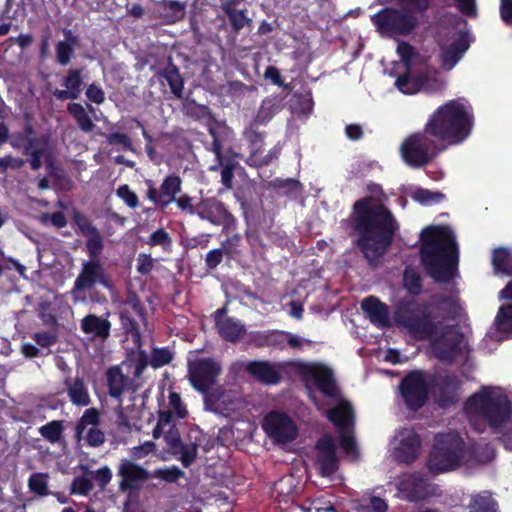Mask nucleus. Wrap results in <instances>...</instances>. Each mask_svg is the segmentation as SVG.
<instances>
[{
    "mask_svg": "<svg viewBox=\"0 0 512 512\" xmlns=\"http://www.w3.org/2000/svg\"><path fill=\"white\" fill-rule=\"evenodd\" d=\"M459 387L460 381L454 374L433 377L430 383L434 401L440 408H447L458 402Z\"/></svg>",
    "mask_w": 512,
    "mask_h": 512,
    "instance_id": "obj_15",
    "label": "nucleus"
},
{
    "mask_svg": "<svg viewBox=\"0 0 512 512\" xmlns=\"http://www.w3.org/2000/svg\"><path fill=\"white\" fill-rule=\"evenodd\" d=\"M229 372L235 377L240 376L244 373H247L252 378H255L256 377V361H250V362L236 361L230 366Z\"/></svg>",
    "mask_w": 512,
    "mask_h": 512,
    "instance_id": "obj_54",
    "label": "nucleus"
},
{
    "mask_svg": "<svg viewBox=\"0 0 512 512\" xmlns=\"http://www.w3.org/2000/svg\"><path fill=\"white\" fill-rule=\"evenodd\" d=\"M337 512L335 505L322 497L313 499L309 507L297 506L287 512Z\"/></svg>",
    "mask_w": 512,
    "mask_h": 512,
    "instance_id": "obj_46",
    "label": "nucleus"
},
{
    "mask_svg": "<svg viewBox=\"0 0 512 512\" xmlns=\"http://www.w3.org/2000/svg\"><path fill=\"white\" fill-rule=\"evenodd\" d=\"M470 43L465 33H461L459 37L448 45L440 47L441 67L446 70H452L456 64L463 58L469 49Z\"/></svg>",
    "mask_w": 512,
    "mask_h": 512,
    "instance_id": "obj_21",
    "label": "nucleus"
},
{
    "mask_svg": "<svg viewBox=\"0 0 512 512\" xmlns=\"http://www.w3.org/2000/svg\"><path fill=\"white\" fill-rule=\"evenodd\" d=\"M446 144L437 139L425 125L424 129L406 137L400 146L403 161L411 168H421L432 163Z\"/></svg>",
    "mask_w": 512,
    "mask_h": 512,
    "instance_id": "obj_6",
    "label": "nucleus"
},
{
    "mask_svg": "<svg viewBox=\"0 0 512 512\" xmlns=\"http://www.w3.org/2000/svg\"><path fill=\"white\" fill-rule=\"evenodd\" d=\"M183 476L184 472L176 466L165 469H157L153 474H151V477L158 478L169 483L175 482Z\"/></svg>",
    "mask_w": 512,
    "mask_h": 512,
    "instance_id": "obj_56",
    "label": "nucleus"
},
{
    "mask_svg": "<svg viewBox=\"0 0 512 512\" xmlns=\"http://www.w3.org/2000/svg\"><path fill=\"white\" fill-rule=\"evenodd\" d=\"M169 408V411L176 414L179 418H184L187 415V410L182 403L181 397L176 392H172L169 395Z\"/></svg>",
    "mask_w": 512,
    "mask_h": 512,
    "instance_id": "obj_63",
    "label": "nucleus"
},
{
    "mask_svg": "<svg viewBox=\"0 0 512 512\" xmlns=\"http://www.w3.org/2000/svg\"><path fill=\"white\" fill-rule=\"evenodd\" d=\"M429 77L425 73L411 76L410 69L399 75L395 81L396 87L404 94H416L426 87Z\"/></svg>",
    "mask_w": 512,
    "mask_h": 512,
    "instance_id": "obj_29",
    "label": "nucleus"
},
{
    "mask_svg": "<svg viewBox=\"0 0 512 512\" xmlns=\"http://www.w3.org/2000/svg\"><path fill=\"white\" fill-rule=\"evenodd\" d=\"M98 422V412L94 408L87 409L76 426V436L81 438L87 427H96Z\"/></svg>",
    "mask_w": 512,
    "mask_h": 512,
    "instance_id": "obj_50",
    "label": "nucleus"
},
{
    "mask_svg": "<svg viewBox=\"0 0 512 512\" xmlns=\"http://www.w3.org/2000/svg\"><path fill=\"white\" fill-rule=\"evenodd\" d=\"M398 489L411 502L423 501L432 495L428 479L421 473L404 474Z\"/></svg>",
    "mask_w": 512,
    "mask_h": 512,
    "instance_id": "obj_19",
    "label": "nucleus"
},
{
    "mask_svg": "<svg viewBox=\"0 0 512 512\" xmlns=\"http://www.w3.org/2000/svg\"><path fill=\"white\" fill-rule=\"evenodd\" d=\"M64 385L72 404L76 406H88L90 404L89 391L82 378H66Z\"/></svg>",
    "mask_w": 512,
    "mask_h": 512,
    "instance_id": "obj_30",
    "label": "nucleus"
},
{
    "mask_svg": "<svg viewBox=\"0 0 512 512\" xmlns=\"http://www.w3.org/2000/svg\"><path fill=\"white\" fill-rule=\"evenodd\" d=\"M339 444L346 454H358L355 438L349 430L339 431Z\"/></svg>",
    "mask_w": 512,
    "mask_h": 512,
    "instance_id": "obj_59",
    "label": "nucleus"
},
{
    "mask_svg": "<svg viewBox=\"0 0 512 512\" xmlns=\"http://www.w3.org/2000/svg\"><path fill=\"white\" fill-rule=\"evenodd\" d=\"M380 32L399 36L411 34L418 25L417 17L405 10L386 7L371 17Z\"/></svg>",
    "mask_w": 512,
    "mask_h": 512,
    "instance_id": "obj_8",
    "label": "nucleus"
},
{
    "mask_svg": "<svg viewBox=\"0 0 512 512\" xmlns=\"http://www.w3.org/2000/svg\"><path fill=\"white\" fill-rule=\"evenodd\" d=\"M387 502L377 496H372L368 503L359 504L356 508L357 512H387Z\"/></svg>",
    "mask_w": 512,
    "mask_h": 512,
    "instance_id": "obj_52",
    "label": "nucleus"
},
{
    "mask_svg": "<svg viewBox=\"0 0 512 512\" xmlns=\"http://www.w3.org/2000/svg\"><path fill=\"white\" fill-rule=\"evenodd\" d=\"M403 284L412 295H419L422 292V278L415 271L407 269L404 271Z\"/></svg>",
    "mask_w": 512,
    "mask_h": 512,
    "instance_id": "obj_49",
    "label": "nucleus"
},
{
    "mask_svg": "<svg viewBox=\"0 0 512 512\" xmlns=\"http://www.w3.org/2000/svg\"><path fill=\"white\" fill-rule=\"evenodd\" d=\"M81 330L93 338L105 341L110 336L111 323L100 316L89 314L81 320Z\"/></svg>",
    "mask_w": 512,
    "mask_h": 512,
    "instance_id": "obj_27",
    "label": "nucleus"
},
{
    "mask_svg": "<svg viewBox=\"0 0 512 512\" xmlns=\"http://www.w3.org/2000/svg\"><path fill=\"white\" fill-rule=\"evenodd\" d=\"M25 163L24 159L12 155L0 157V174L5 175L9 170H19Z\"/></svg>",
    "mask_w": 512,
    "mask_h": 512,
    "instance_id": "obj_55",
    "label": "nucleus"
},
{
    "mask_svg": "<svg viewBox=\"0 0 512 512\" xmlns=\"http://www.w3.org/2000/svg\"><path fill=\"white\" fill-rule=\"evenodd\" d=\"M497 330L512 332V304L502 305L495 318Z\"/></svg>",
    "mask_w": 512,
    "mask_h": 512,
    "instance_id": "obj_47",
    "label": "nucleus"
},
{
    "mask_svg": "<svg viewBox=\"0 0 512 512\" xmlns=\"http://www.w3.org/2000/svg\"><path fill=\"white\" fill-rule=\"evenodd\" d=\"M137 318H144V310L140 304V301L133 298L127 302L126 307L121 311L120 319L124 330L132 334L135 342L140 338Z\"/></svg>",
    "mask_w": 512,
    "mask_h": 512,
    "instance_id": "obj_24",
    "label": "nucleus"
},
{
    "mask_svg": "<svg viewBox=\"0 0 512 512\" xmlns=\"http://www.w3.org/2000/svg\"><path fill=\"white\" fill-rule=\"evenodd\" d=\"M469 508L470 512H498L497 502L490 496H473Z\"/></svg>",
    "mask_w": 512,
    "mask_h": 512,
    "instance_id": "obj_45",
    "label": "nucleus"
},
{
    "mask_svg": "<svg viewBox=\"0 0 512 512\" xmlns=\"http://www.w3.org/2000/svg\"><path fill=\"white\" fill-rule=\"evenodd\" d=\"M356 246L370 263L382 258L393 244L399 223L380 198L365 196L352 208Z\"/></svg>",
    "mask_w": 512,
    "mask_h": 512,
    "instance_id": "obj_2",
    "label": "nucleus"
},
{
    "mask_svg": "<svg viewBox=\"0 0 512 512\" xmlns=\"http://www.w3.org/2000/svg\"><path fill=\"white\" fill-rule=\"evenodd\" d=\"M62 433L61 423L58 421H51L40 428V434L50 442H57Z\"/></svg>",
    "mask_w": 512,
    "mask_h": 512,
    "instance_id": "obj_57",
    "label": "nucleus"
},
{
    "mask_svg": "<svg viewBox=\"0 0 512 512\" xmlns=\"http://www.w3.org/2000/svg\"><path fill=\"white\" fill-rule=\"evenodd\" d=\"M106 380L109 395L120 400L128 385V377L123 374L119 366H113L107 370Z\"/></svg>",
    "mask_w": 512,
    "mask_h": 512,
    "instance_id": "obj_33",
    "label": "nucleus"
},
{
    "mask_svg": "<svg viewBox=\"0 0 512 512\" xmlns=\"http://www.w3.org/2000/svg\"><path fill=\"white\" fill-rule=\"evenodd\" d=\"M420 449V436L417 433L410 431L400 441V445L396 450L397 459L401 463L411 464L417 459Z\"/></svg>",
    "mask_w": 512,
    "mask_h": 512,
    "instance_id": "obj_25",
    "label": "nucleus"
},
{
    "mask_svg": "<svg viewBox=\"0 0 512 512\" xmlns=\"http://www.w3.org/2000/svg\"><path fill=\"white\" fill-rule=\"evenodd\" d=\"M433 301L438 304V309L445 313L444 319H455L458 315V304L456 300L447 295H434Z\"/></svg>",
    "mask_w": 512,
    "mask_h": 512,
    "instance_id": "obj_44",
    "label": "nucleus"
},
{
    "mask_svg": "<svg viewBox=\"0 0 512 512\" xmlns=\"http://www.w3.org/2000/svg\"><path fill=\"white\" fill-rule=\"evenodd\" d=\"M405 405L413 411L423 408L429 400L430 383L421 370L407 373L399 384Z\"/></svg>",
    "mask_w": 512,
    "mask_h": 512,
    "instance_id": "obj_9",
    "label": "nucleus"
},
{
    "mask_svg": "<svg viewBox=\"0 0 512 512\" xmlns=\"http://www.w3.org/2000/svg\"><path fill=\"white\" fill-rule=\"evenodd\" d=\"M204 408L208 412L227 416L231 412L243 410L247 401L240 399L237 394L223 387H217L204 393Z\"/></svg>",
    "mask_w": 512,
    "mask_h": 512,
    "instance_id": "obj_12",
    "label": "nucleus"
},
{
    "mask_svg": "<svg viewBox=\"0 0 512 512\" xmlns=\"http://www.w3.org/2000/svg\"><path fill=\"white\" fill-rule=\"evenodd\" d=\"M74 221L87 238L85 246L90 259L99 260L104 248L103 236L85 215L75 213Z\"/></svg>",
    "mask_w": 512,
    "mask_h": 512,
    "instance_id": "obj_20",
    "label": "nucleus"
},
{
    "mask_svg": "<svg viewBox=\"0 0 512 512\" xmlns=\"http://www.w3.org/2000/svg\"><path fill=\"white\" fill-rule=\"evenodd\" d=\"M68 112L74 117L79 129L84 133L93 131L95 124L86 109L80 103H70L67 106Z\"/></svg>",
    "mask_w": 512,
    "mask_h": 512,
    "instance_id": "obj_42",
    "label": "nucleus"
},
{
    "mask_svg": "<svg viewBox=\"0 0 512 512\" xmlns=\"http://www.w3.org/2000/svg\"><path fill=\"white\" fill-rule=\"evenodd\" d=\"M159 76L167 81L171 93L177 99H181L183 97L184 80L177 66L169 61L168 64L159 71Z\"/></svg>",
    "mask_w": 512,
    "mask_h": 512,
    "instance_id": "obj_37",
    "label": "nucleus"
},
{
    "mask_svg": "<svg viewBox=\"0 0 512 512\" xmlns=\"http://www.w3.org/2000/svg\"><path fill=\"white\" fill-rule=\"evenodd\" d=\"M96 283L109 287V279L100 260H88L82 263L81 271L75 280L72 294L90 290Z\"/></svg>",
    "mask_w": 512,
    "mask_h": 512,
    "instance_id": "obj_18",
    "label": "nucleus"
},
{
    "mask_svg": "<svg viewBox=\"0 0 512 512\" xmlns=\"http://www.w3.org/2000/svg\"><path fill=\"white\" fill-rule=\"evenodd\" d=\"M420 260L426 274L438 283H449L458 265V247L448 226L430 225L420 234Z\"/></svg>",
    "mask_w": 512,
    "mask_h": 512,
    "instance_id": "obj_3",
    "label": "nucleus"
},
{
    "mask_svg": "<svg viewBox=\"0 0 512 512\" xmlns=\"http://www.w3.org/2000/svg\"><path fill=\"white\" fill-rule=\"evenodd\" d=\"M23 155L28 156V162L32 170L37 171L42 167V158H44L47 168L52 167V157L51 152L48 147V141L39 143V144H29L25 145L24 150H22Z\"/></svg>",
    "mask_w": 512,
    "mask_h": 512,
    "instance_id": "obj_28",
    "label": "nucleus"
},
{
    "mask_svg": "<svg viewBox=\"0 0 512 512\" xmlns=\"http://www.w3.org/2000/svg\"><path fill=\"white\" fill-rule=\"evenodd\" d=\"M465 412L475 431L483 433L489 427L499 433L510 421L512 404L509 397L490 387H482L465 402Z\"/></svg>",
    "mask_w": 512,
    "mask_h": 512,
    "instance_id": "obj_4",
    "label": "nucleus"
},
{
    "mask_svg": "<svg viewBox=\"0 0 512 512\" xmlns=\"http://www.w3.org/2000/svg\"><path fill=\"white\" fill-rule=\"evenodd\" d=\"M93 483L91 479L85 477H76L71 484L72 494L87 495L93 489Z\"/></svg>",
    "mask_w": 512,
    "mask_h": 512,
    "instance_id": "obj_61",
    "label": "nucleus"
},
{
    "mask_svg": "<svg viewBox=\"0 0 512 512\" xmlns=\"http://www.w3.org/2000/svg\"><path fill=\"white\" fill-rule=\"evenodd\" d=\"M208 130L213 138L212 150L216 157L219 159L223 145L231 138L232 132L225 123L215 119H210L208 123Z\"/></svg>",
    "mask_w": 512,
    "mask_h": 512,
    "instance_id": "obj_32",
    "label": "nucleus"
},
{
    "mask_svg": "<svg viewBox=\"0 0 512 512\" xmlns=\"http://www.w3.org/2000/svg\"><path fill=\"white\" fill-rule=\"evenodd\" d=\"M287 342V332L268 331L258 332V347H269L275 350H284Z\"/></svg>",
    "mask_w": 512,
    "mask_h": 512,
    "instance_id": "obj_41",
    "label": "nucleus"
},
{
    "mask_svg": "<svg viewBox=\"0 0 512 512\" xmlns=\"http://www.w3.org/2000/svg\"><path fill=\"white\" fill-rule=\"evenodd\" d=\"M281 101L278 97L265 98L258 109V124L270 121L280 111Z\"/></svg>",
    "mask_w": 512,
    "mask_h": 512,
    "instance_id": "obj_43",
    "label": "nucleus"
},
{
    "mask_svg": "<svg viewBox=\"0 0 512 512\" xmlns=\"http://www.w3.org/2000/svg\"><path fill=\"white\" fill-rule=\"evenodd\" d=\"M492 265L495 273L512 276V252L505 247L494 249Z\"/></svg>",
    "mask_w": 512,
    "mask_h": 512,
    "instance_id": "obj_38",
    "label": "nucleus"
},
{
    "mask_svg": "<svg viewBox=\"0 0 512 512\" xmlns=\"http://www.w3.org/2000/svg\"><path fill=\"white\" fill-rule=\"evenodd\" d=\"M195 212L202 218L213 224L223 223L228 213L223 204L216 199H204L197 204Z\"/></svg>",
    "mask_w": 512,
    "mask_h": 512,
    "instance_id": "obj_26",
    "label": "nucleus"
},
{
    "mask_svg": "<svg viewBox=\"0 0 512 512\" xmlns=\"http://www.w3.org/2000/svg\"><path fill=\"white\" fill-rule=\"evenodd\" d=\"M29 489L39 496L49 495L48 474L34 473L28 480Z\"/></svg>",
    "mask_w": 512,
    "mask_h": 512,
    "instance_id": "obj_48",
    "label": "nucleus"
},
{
    "mask_svg": "<svg viewBox=\"0 0 512 512\" xmlns=\"http://www.w3.org/2000/svg\"><path fill=\"white\" fill-rule=\"evenodd\" d=\"M222 373V364L214 358H196L188 362V379L200 393L211 389Z\"/></svg>",
    "mask_w": 512,
    "mask_h": 512,
    "instance_id": "obj_10",
    "label": "nucleus"
},
{
    "mask_svg": "<svg viewBox=\"0 0 512 512\" xmlns=\"http://www.w3.org/2000/svg\"><path fill=\"white\" fill-rule=\"evenodd\" d=\"M85 432L86 434H83L81 438H85L90 446L98 447L104 443L105 435L97 427H89Z\"/></svg>",
    "mask_w": 512,
    "mask_h": 512,
    "instance_id": "obj_62",
    "label": "nucleus"
},
{
    "mask_svg": "<svg viewBox=\"0 0 512 512\" xmlns=\"http://www.w3.org/2000/svg\"><path fill=\"white\" fill-rule=\"evenodd\" d=\"M361 309L370 322L378 328L391 326L389 307L375 296H368L361 302Z\"/></svg>",
    "mask_w": 512,
    "mask_h": 512,
    "instance_id": "obj_22",
    "label": "nucleus"
},
{
    "mask_svg": "<svg viewBox=\"0 0 512 512\" xmlns=\"http://www.w3.org/2000/svg\"><path fill=\"white\" fill-rule=\"evenodd\" d=\"M80 468L86 474L91 475V477L98 482L100 488H104L111 481L112 472L107 466L102 467L96 471H91L87 466L84 465H81Z\"/></svg>",
    "mask_w": 512,
    "mask_h": 512,
    "instance_id": "obj_53",
    "label": "nucleus"
},
{
    "mask_svg": "<svg viewBox=\"0 0 512 512\" xmlns=\"http://www.w3.org/2000/svg\"><path fill=\"white\" fill-rule=\"evenodd\" d=\"M284 368L280 363L258 361V382L277 385L283 378Z\"/></svg>",
    "mask_w": 512,
    "mask_h": 512,
    "instance_id": "obj_35",
    "label": "nucleus"
},
{
    "mask_svg": "<svg viewBox=\"0 0 512 512\" xmlns=\"http://www.w3.org/2000/svg\"><path fill=\"white\" fill-rule=\"evenodd\" d=\"M316 466L323 477L333 475L339 468V459L336 454V444L330 434L321 436L316 444Z\"/></svg>",
    "mask_w": 512,
    "mask_h": 512,
    "instance_id": "obj_14",
    "label": "nucleus"
},
{
    "mask_svg": "<svg viewBox=\"0 0 512 512\" xmlns=\"http://www.w3.org/2000/svg\"><path fill=\"white\" fill-rule=\"evenodd\" d=\"M444 197L445 195L440 192H431L423 188L416 190L413 196L416 201L422 204L437 203L444 199Z\"/></svg>",
    "mask_w": 512,
    "mask_h": 512,
    "instance_id": "obj_58",
    "label": "nucleus"
},
{
    "mask_svg": "<svg viewBox=\"0 0 512 512\" xmlns=\"http://www.w3.org/2000/svg\"><path fill=\"white\" fill-rule=\"evenodd\" d=\"M64 37L65 39L63 41H59L55 47L56 60L63 66L70 62L74 54L75 46L79 42L78 37L69 29L64 30Z\"/></svg>",
    "mask_w": 512,
    "mask_h": 512,
    "instance_id": "obj_36",
    "label": "nucleus"
},
{
    "mask_svg": "<svg viewBox=\"0 0 512 512\" xmlns=\"http://www.w3.org/2000/svg\"><path fill=\"white\" fill-rule=\"evenodd\" d=\"M117 475L120 478L119 490L121 492L140 490L144 483L151 478L149 471L128 459L120 461Z\"/></svg>",
    "mask_w": 512,
    "mask_h": 512,
    "instance_id": "obj_16",
    "label": "nucleus"
},
{
    "mask_svg": "<svg viewBox=\"0 0 512 512\" xmlns=\"http://www.w3.org/2000/svg\"><path fill=\"white\" fill-rule=\"evenodd\" d=\"M155 5L165 23H176L185 16L186 4L178 0H160L156 1Z\"/></svg>",
    "mask_w": 512,
    "mask_h": 512,
    "instance_id": "obj_31",
    "label": "nucleus"
},
{
    "mask_svg": "<svg viewBox=\"0 0 512 512\" xmlns=\"http://www.w3.org/2000/svg\"><path fill=\"white\" fill-rule=\"evenodd\" d=\"M464 451V441L457 434H439L435 436L427 467L434 473L453 470L460 465Z\"/></svg>",
    "mask_w": 512,
    "mask_h": 512,
    "instance_id": "obj_7",
    "label": "nucleus"
},
{
    "mask_svg": "<svg viewBox=\"0 0 512 512\" xmlns=\"http://www.w3.org/2000/svg\"><path fill=\"white\" fill-rule=\"evenodd\" d=\"M215 323L219 334L227 341L236 342L246 333L244 325L226 315V310L221 308L215 314Z\"/></svg>",
    "mask_w": 512,
    "mask_h": 512,
    "instance_id": "obj_23",
    "label": "nucleus"
},
{
    "mask_svg": "<svg viewBox=\"0 0 512 512\" xmlns=\"http://www.w3.org/2000/svg\"><path fill=\"white\" fill-rule=\"evenodd\" d=\"M164 440L168 452L175 456H179V460L184 467H189L197 457L198 446L197 437L195 440L189 442H183L180 438V434L177 429L169 427L167 431H164Z\"/></svg>",
    "mask_w": 512,
    "mask_h": 512,
    "instance_id": "obj_17",
    "label": "nucleus"
},
{
    "mask_svg": "<svg viewBox=\"0 0 512 512\" xmlns=\"http://www.w3.org/2000/svg\"><path fill=\"white\" fill-rule=\"evenodd\" d=\"M117 195L130 207L136 208L138 206L137 195L130 190L128 185H122L117 189Z\"/></svg>",
    "mask_w": 512,
    "mask_h": 512,
    "instance_id": "obj_64",
    "label": "nucleus"
},
{
    "mask_svg": "<svg viewBox=\"0 0 512 512\" xmlns=\"http://www.w3.org/2000/svg\"><path fill=\"white\" fill-rule=\"evenodd\" d=\"M172 360V354L168 349H154L151 358L150 365L154 368H158L169 364Z\"/></svg>",
    "mask_w": 512,
    "mask_h": 512,
    "instance_id": "obj_60",
    "label": "nucleus"
},
{
    "mask_svg": "<svg viewBox=\"0 0 512 512\" xmlns=\"http://www.w3.org/2000/svg\"><path fill=\"white\" fill-rule=\"evenodd\" d=\"M181 189V180L177 176L167 177L160 187V205L166 207L176 200V194Z\"/></svg>",
    "mask_w": 512,
    "mask_h": 512,
    "instance_id": "obj_40",
    "label": "nucleus"
},
{
    "mask_svg": "<svg viewBox=\"0 0 512 512\" xmlns=\"http://www.w3.org/2000/svg\"><path fill=\"white\" fill-rule=\"evenodd\" d=\"M81 71L78 69H69L67 76L64 78L63 85L75 94L76 98L79 97L82 91V79L80 77Z\"/></svg>",
    "mask_w": 512,
    "mask_h": 512,
    "instance_id": "obj_51",
    "label": "nucleus"
},
{
    "mask_svg": "<svg viewBox=\"0 0 512 512\" xmlns=\"http://www.w3.org/2000/svg\"><path fill=\"white\" fill-rule=\"evenodd\" d=\"M263 429L278 444L291 443L298 436L297 426L287 414L282 412H270L264 419Z\"/></svg>",
    "mask_w": 512,
    "mask_h": 512,
    "instance_id": "obj_13",
    "label": "nucleus"
},
{
    "mask_svg": "<svg viewBox=\"0 0 512 512\" xmlns=\"http://www.w3.org/2000/svg\"><path fill=\"white\" fill-rule=\"evenodd\" d=\"M395 319L414 339L429 341L438 360L453 362L461 352L464 334L456 325L436 320L429 304L415 300L401 301L396 306Z\"/></svg>",
    "mask_w": 512,
    "mask_h": 512,
    "instance_id": "obj_1",
    "label": "nucleus"
},
{
    "mask_svg": "<svg viewBox=\"0 0 512 512\" xmlns=\"http://www.w3.org/2000/svg\"><path fill=\"white\" fill-rule=\"evenodd\" d=\"M297 371L301 380L308 387L314 382L317 389L325 396L333 398L338 394V387L332 369L322 363H298Z\"/></svg>",
    "mask_w": 512,
    "mask_h": 512,
    "instance_id": "obj_11",
    "label": "nucleus"
},
{
    "mask_svg": "<svg viewBox=\"0 0 512 512\" xmlns=\"http://www.w3.org/2000/svg\"><path fill=\"white\" fill-rule=\"evenodd\" d=\"M425 125L446 147L458 145L470 135L473 115L461 99H453L438 107Z\"/></svg>",
    "mask_w": 512,
    "mask_h": 512,
    "instance_id": "obj_5",
    "label": "nucleus"
},
{
    "mask_svg": "<svg viewBox=\"0 0 512 512\" xmlns=\"http://www.w3.org/2000/svg\"><path fill=\"white\" fill-rule=\"evenodd\" d=\"M327 417L339 431L350 430L354 422V411L349 405H338L328 411Z\"/></svg>",
    "mask_w": 512,
    "mask_h": 512,
    "instance_id": "obj_34",
    "label": "nucleus"
},
{
    "mask_svg": "<svg viewBox=\"0 0 512 512\" xmlns=\"http://www.w3.org/2000/svg\"><path fill=\"white\" fill-rule=\"evenodd\" d=\"M264 187L273 190L279 196H292L297 194L301 183L294 178H275L268 181Z\"/></svg>",
    "mask_w": 512,
    "mask_h": 512,
    "instance_id": "obj_39",
    "label": "nucleus"
}]
</instances>
